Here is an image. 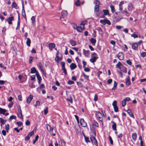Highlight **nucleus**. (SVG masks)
Listing matches in <instances>:
<instances>
[{
  "instance_id": "36",
  "label": "nucleus",
  "mask_w": 146,
  "mask_h": 146,
  "mask_svg": "<svg viewBox=\"0 0 146 146\" xmlns=\"http://www.w3.org/2000/svg\"><path fill=\"white\" fill-rule=\"evenodd\" d=\"M117 83L115 81H114V83L113 85V87L111 89L112 90H115L116 89L117 86Z\"/></svg>"
},
{
  "instance_id": "14",
  "label": "nucleus",
  "mask_w": 146,
  "mask_h": 146,
  "mask_svg": "<svg viewBox=\"0 0 146 146\" xmlns=\"http://www.w3.org/2000/svg\"><path fill=\"white\" fill-rule=\"evenodd\" d=\"M98 58V57L96 56H93L91 59H90V60L91 62L94 63L96 61Z\"/></svg>"
},
{
  "instance_id": "33",
  "label": "nucleus",
  "mask_w": 146,
  "mask_h": 146,
  "mask_svg": "<svg viewBox=\"0 0 146 146\" xmlns=\"http://www.w3.org/2000/svg\"><path fill=\"white\" fill-rule=\"evenodd\" d=\"M110 7L111 9V11L112 13H113L115 12L114 6L113 5H110Z\"/></svg>"
},
{
  "instance_id": "52",
  "label": "nucleus",
  "mask_w": 146,
  "mask_h": 146,
  "mask_svg": "<svg viewBox=\"0 0 146 146\" xmlns=\"http://www.w3.org/2000/svg\"><path fill=\"white\" fill-rule=\"evenodd\" d=\"M113 107L114 111L115 112H117L118 111V108L117 106H115Z\"/></svg>"
},
{
  "instance_id": "60",
  "label": "nucleus",
  "mask_w": 146,
  "mask_h": 146,
  "mask_svg": "<svg viewBox=\"0 0 146 146\" xmlns=\"http://www.w3.org/2000/svg\"><path fill=\"white\" fill-rule=\"evenodd\" d=\"M12 7L13 8H15L17 7V4L14 2H13L12 3Z\"/></svg>"
},
{
  "instance_id": "43",
  "label": "nucleus",
  "mask_w": 146,
  "mask_h": 146,
  "mask_svg": "<svg viewBox=\"0 0 146 146\" xmlns=\"http://www.w3.org/2000/svg\"><path fill=\"white\" fill-rule=\"evenodd\" d=\"M38 66L40 68V70H41V71H42V72H43V67H42V64H41V63H38Z\"/></svg>"
},
{
  "instance_id": "27",
  "label": "nucleus",
  "mask_w": 146,
  "mask_h": 146,
  "mask_svg": "<svg viewBox=\"0 0 146 146\" xmlns=\"http://www.w3.org/2000/svg\"><path fill=\"white\" fill-rule=\"evenodd\" d=\"M62 58L60 57H59L58 56H56V58H55V60L56 62L58 63L60 60H62Z\"/></svg>"
},
{
  "instance_id": "37",
  "label": "nucleus",
  "mask_w": 146,
  "mask_h": 146,
  "mask_svg": "<svg viewBox=\"0 0 146 146\" xmlns=\"http://www.w3.org/2000/svg\"><path fill=\"white\" fill-rule=\"evenodd\" d=\"M137 134L135 133H133L132 135V139L134 140H135L137 138Z\"/></svg>"
},
{
  "instance_id": "19",
  "label": "nucleus",
  "mask_w": 146,
  "mask_h": 146,
  "mask_svg": "<svg viewBox=\"0 0 146 146\" xmlns=\"http://www.w3.org/2000/svg\"><path fill=\"white\" fill-rule=\"evenodd\" d=\"M46 127L48 131L49 132L52 131L54 129L53 127H51L50 125L48 124L47 125Z\"/></svg>"
},
{
  "instance_id": "35",
  "label": "nucleus",
  "mask_w": 146,
  "mask_h": 146,
  "mask_svg": "<svg viewBox=\"0 0 146 146\" xmlns=\"http://www.w3.org/2000/svg\"><path fill=\"white\" fill-rule=\"evenodd\" d=\"M31 41L30 39L29 38H27V40L26 41V44L29 47L30 46Z\"/></svg>"
},
{
  "instance_id": "62",
  "label": "nucleus",
  "mask_w": 146,
  "mask_h": 146,
  "mask_svg": "<svg viewBox=\"0 0 146 146\" xmlns=\"http://www.w3.org/2000/svg\"><path fill=\"white\" fill-rule=\"evenodd\" d=\"M127 63L129 65H131L132 64V62L130 60H127L126 61Z\"/></svg>"
},
{
  "instance_id": "54",
  "label": "nucleus",
  "mask_w": 146,
  "mask_h": 146,
  "mask_svg": "<svg viewBox=\"0 0 146 146\" xmlns=\"http://www.w3.org/2000/svg\"><path fill=\"white\" fill-rule=\"evenodd\" d=\"M62 70L64 71L65 75H66L67 74V72L66 70L65 67H62Z\"/></svg>"
},
{
  "instance_id": "9",
  "label": "nucleus",
  "mask_w": 146,
  "mask_h": 146,
  "mask_svg": "<svg viewBox=\"0 0 146 146\" xmlns=\"http://www.w3.org/2000/svg\"><path fill=\"white\" fill-rule=\"evenodd\" d=\"M33 131L34 130H33V131H31L30 133H29L28 134V135L25 137V141H28V140H29L30 139L31 137V136L34 135V132H33Z\"/></svg>"
},
{
  "instance_id": "8",
  "label": "nucleus",
  "mask_w": 146,
  "mask_h": 146,
  "mask_svg": "<svg viewBox=\"0 0 146 146\" xmlns=\"http://www.w3.org/2000/svg\"><path fill=\"white\" fill-rule=\"evenodd\" d=\"M67 15V12L66 11H62L61 15L60 17V19L62 21H63L62 19L66 17Z\"/></svg>"
},
{
  "instance_id": "2",
  "label": "nucleus",
  "mask_w": 146,
  "mask_h": 146,
  "mask_svg": "<svg viewBox=\"0 0 146 146\" xmlns=\"http://www.w3.org/2000/svg\"><path fill=\"white\" fill-rule=\"evenodd\" d=\"M100 23L103 24L104 25L106 24L109 25H110L111 24L110 21L108 19L104 20L101 19L100 20Z\"/></svg>"
},
{
  "instance_id": "57",
  "label": "nucleus",
  "mask_w": 146,
  "mask_h": 146,
  "mask_svg": "<svg viewBox=\"0 0 146 146\" xmlns=\"http://www.w3.org/2000/svg\"><path fill=\"white\" fill-rule=\"evenodd\" d=\"M44 114L45 115H46L48 112V108L47 107H46V108L44 110Z\"/></svg>"
},
{
  "instance_id": "22",
  "label": "nucleus",
  "mask_w": 146,
  "mask_h": 146,
  "mask_svg": "<svg viewBox=\"0 0 146 146\" xmlns=\"http://www.w3.org/2000/svg\"><path fill=\"white\" fill-rule=\"evenodd\" d=\"M133 6L131 3L129 4L128 5L127 9L129 11H131L133 10Z\"/></svg>"
},
{
  "instance_id": "38",
  "label": "nucleus",
  "mask_w": 146,
  "mask_h": 146,
  "mask_svg": "<svg viewBox=\"0 0 146 146\" xmlns=\"http://www.w3.org/2000/svg\"><path fill=\"white\" fill-rule=\"evenodd\" d=\"M60 142L62 146H66V142L63 139H61L60 140Z\"/></svg>"
},
{
  "instance_id": "16",
  "label": "nucleus",
  "mask_w": 146,
  "mask_h": 146,
  "mask_svg": "<svg viewBox=\"0 0 146 146\" xmlns=\"http://www.w3.org/2000/svg\"><path fill=\"white\" fill-rule=\"evenodd\" d=\"M83 54L86 56H88L89 54L90 51L89 50H86L85 49L83 50Z\"/></svg>"
},
{
  "instance_id": "48",
  "label": "nucleus",
  "mask_w": 146,
  "mask_h": 146,
  "mask_svg": "<svg viewBox=\"0 0 146 146\" xmlns=\"http://www.w3.org/2000/svg\"><path fill=\"white\" fill-rule=\"evenodd\" d=\"M126 102L125 100L124 99L123 100L122 102V105L123 107H124L126 105Z\"/></svg>"
},
{
  "instance_id": "63",
  "label": "nucleus",
  "mask_w": 146,
  "mask_h": 146,
  "mask_svg": "<svg viewBox=\"0 0 146 146\" xmlns=\"http://www.w3.org/2000/svg\"><path fill=\"white\" fill-rule=\"evenodd\" d=\"M77 84L78 85V86H79L80 87H83V85L82 84V83L80 82H77Z\"/></svg>"
},
{
  "instance_id": "13",
  "label": "nucleus",
  "mask_w": 146,
  "mask_h": 146,
  "mask_svg": "<svg viewBox=\"0 0 146 146\" xmlns=\"http://www.w3.org/2000/svg\"><path fill=\"white\" fill-rule=\"evenodd\" d=\"M14 19V17H9L7 19V21H8V24L9 25H11L12 24V21Z\"/></svg>"
},
{
  "instance_id": "40",
  "label": "nucleus",
  "mask_w": 146,
  "mask_h": 146,
  "mask_svg": "<svg viewBox=\"0 0 146 146\" xmlns=\"http://www.w3.org/2000/svg\"><path fill=\"white\" fill-rule=\"evenodd\" d=\"M39 136L38 135H37L35 138L34 140H33V143L34 144L35 143L36 141L38 140V138Z\"/></svg>"
},
{
  "instance_id": "1",
  "label": "nucleus",
  "mask_w": 146,
  "mask_h": 146,
  "mask_svg": "<svg viewBox=\"0 0 146 146\" xmlns=\"http://www.w3.org/2000/svg\"><path fill=\"white\" fill-rule=\"evenodd\" d=\"M17 115L18 117L21 119H23V116L22 113L21 107L20 106H19V107L18 108V113Z\"/></svg>"
},
{
  "instance_id": "23",
  "label": "nucleus",
  "mask_w": 146,
  "mask_h": 146,
  "mask_svg": "<svg viewBox=\"0 0 146 146\" xmlns=\"http://www.w3.org/2000/svg\"><path fill=\"white\" fill-rule=\"evenodd\" d=\"M116 66L117 67L119 68V69H121V67H123V65L121 64V62L119 61L118 63L116 65Z\"/></svg>"
},
{
  "instance_id": "53",
  "label": "nucleus",
  "mask_w": 146,
  "mask_h": 146,
  "mask_svg": "<svg viewBox=\"0 0 146 146\" xmlns=\"http://www.w3.org/2000/svg\"><path fill=\"white\" fill-rule=\"evenodd\" d=\"M82 74L84 77L85 79H86L87 80H89V76H88L86 75L84 73L82 72Z\"/></svg>"
},
{
  "instance_id": "44",
  "label": "nucleus",
  "mask_w": 146,
  "mask_h": 146,
  "mask_svg": "<svg viewBox=\"0 0 146 146\" xmlns=\"http://www.w3.org/2000/svg\"><path fill=\"white\" fill-rule=\"evenodd\" d=\"M35 17L34 16H32L31 18V20L32 21V24L34 25L35 24Z\"/></svg>"
},
{
  "instance_id": "10",
  "label": "nucleus",
  "mask_w": 146,
  "mask_h": 146,
  "mask_svg": "<svg viewBox=\"0 0 146 146\" xmlns=\"http://www.w3.org/2000/svg\"><path fill=\"white\" fill-rule=\"evenodd\" d=\"M81 125L83 127H85L87 126V123L84 121L83 119L81 118L80 119Z\"/></svg>"
},
{
  "instance_id": "47",
  "label": "nucleus",
  "mask_w": 146,
  "mask_h": 146,
  "mask_svg": "<svg viewBox=\"0 0 146 146\" xmlns=\"http://www.w3.org/2000/svg\"><path fill=\"white\" fill-rule=\"evenodd\" d=\"M94 4H95V5L99 6L100 4V3L99 1L98 0H95L94 1Z\"/></svg>"
},
{
  "instance_id": "56",
  "label": "nucleus",
  "mask_w": 146,
  "mask_h": 146,
  "mask_svg": "<svg viewBox=\"0 0 146 146\" xmlns=\"http://www.w3.org/2000/svg\"><path fill=\"white\" fill-rule=\"evenodd\" d=\"M67 83L69 85H71L74 83V82L72 80H69L68 81Z\"/></svg>"
},
{
  "instance_id": "45",
  "label": "nucleus",
  "mask_w": 146,
  "mask_h": 146,
  "mask_svg": "<svg viewBox=\"0 0 146 146\" xmlns=\"http://www.w3.org/2000/svg\"><path fill=\"white\" fill-rule=\"evenodd\" d=\"M34 57L33 56H30L29 62L30 64H31L33 62V59H34Z\"/></svg>"
},
{
  "instance_id": "32",
  "label": "nucleus",
  "mask_w": 146,
  "mask_h": 146,
  "mask_svg": "<svg viewBox=\"0 0 146 146\" xmlns=\"http://www.w3.org/2000/svg\"><path fill=\"white\" fill-rule=\"evenodd\" d=\"M96 42V40L95 39L92 38L90 39V42L93 45H94Z\"/></svg>"
},
{
  "instance_id": "3",
  "label": "nucleus",
  "mask_w": 146,
  "mask_h": 146,
  "mask_svg": "<svg viewBox=\"0 0 146 146\" xmlns=\"http://www.w3.org/2000/svg\"><path fill=\"white\" fill-rule=\"evenodd\" d=\"M96 117L100 121H102L103 119L102 118V114L100 112L98 111H96L95 113Z\"/></svg>"
},
{
  "instance_id": "26",
  "label": "nucleus",
  "mask_w": 146,
  "mask_h": 146,
  "mask_svg": "<svg viewBox=\"0 0 146 146\" xmlns=\"http://www.w3.org/2000/svg\"><path fill=\"white\" fill-rule=\"evenodd\" d=\"M55 46V44L53 43H50L49 45V48L50 49L52 50Z\"/></svg>"
},
{
  "instance_id": "61",
  "label": "nucleus",
  "mask_w": 146,
  "mask_h": 146,
  "mask_svg": "<svg viewBox=\"0 0 146 146\" xmlns=\"http://www.w3.org/2000/svg\"><path fill=\"white\" fill-rule=\"evenodd\" d=\"M97 30L100 32L102 33L103 32V30L100 27H98L96 29Z\"/></svg>"
},
{
  "instance_id": "12",
  "label": "nucleus",
  "mask_w": 146,
  "mask_h": 146,
  "mask_svg": "<svg viewBox=\"0 0 146 146\" xmlns=\"http://www.w3.org/2000/svg\"><path fill=\"white\" fill-rule=\"evenodd\" d=\"M33 99V96L32 95H30L27 98V103L29 104Z\"/></svg>"
},
{
  "instance_id": "5",
  "label": "nucleus",
  "mask_w": 146,
  "mask_h": 146,
  "mask_svg": "<svg viewBox=\"0 0 146 146\" xmlns=\"http://www.w3.org/2000/svg\"><path fill=\"white\" fill-rule=\"evenodd\" d=\"M118 58L120 60H123L124 58V55L122 52H119L117 55Z\"/></svg>"
},
{
  "instance_id": "28",
  "label": "nucleus",
  "mask_w": 146,
  "mask_h": 146,
  "mask_svg": "<svg viewBox=\"0 0 146 146\" xmlns=\"http://www.w3.org/2000/svg\"><path fill=\"white\" fill-rule=\"evenodd\" d=\"M131 84V82L129 80V78H126V84L127 86H129Z\"/></svg>"
},
{
  "instance_id": "55",
  "label": "nucleus",
  "mask_w": 146,
  "mask_h": 146,
  "mask_svg": "<svg viewBox=\"0 0 146 146\" xmlns=\"http://www.w3.org/2000/svg\"><path fill=\"white\" fill-rule=\"evenodd\" d=\"M72 25L73 28L75 29H76L78 26H77L76 24L75 23H73L72 24Z\"/></svg>"
},
{
  "instance_id": "41",
  "label": "nucleus",
  "mask_w": 146,
  "mask_h": 146,
  "mask_svg": "<svg viewBox=\"0 0 146 146\" xmlns=\"http://www.w3.org/2000/svg\"><path fill=\"white\" fill-rule=\"evenodd\" d=\"M93 125L97 127H99V125L98 123L95 120H94L93 121Z\"/></svg>"
},
{
  "instance_id": "59",
  "label": "nucleus",
  "mask_w": 146,
  "mask_h": 146,
  "mask_svg": "<svg viewBox=\"0 0 146 146\" xmlns=\"http://www.w3.org/2000/svg\"><path fill=\"white\" fill-rule=\"evenodd\" d=\"M45 88V87L44 85L43 84H41L39 87V89H41L42 88L44 89Z\"/></svg>"
},
{
  "instance_id": "34",
  "label": "nucleus",
  "mask_w": 146,
  "mask_h": 146,
  "mask_svg": "<svg viewBox=\"0 0 146 146\" xmlns=\"http://www.w3.org/2000/svg\"><path fill=\"white\" fill-rule=\"evenodd\" d=\"M36 75L38 80H42L41 77L40 75V74L38 72H36Z\"/></svg>"
},
{
  "instance_id": "20",
  "label": "nucleus",
  "mask_w": 146,
  "mask_h": 146,
  "mask_svg": "<svg viewBox=\"0 0 146 146\" xmlns=\"http://www.w3.org/2000/svg\"><path fill=\"white\" fill-rule=\"evenodd\" d=\"M111 122L113 123L112 127L114 131H116V123L113 121H111Z\"/></svg>"
},
{
  "instance_id": "7",
  "label": "nucleus",
  "mask_w": 146,
  "mask_h": 146,
  "mask_svg": "<svg viewBox=\"0 0 146 146\" xmlns=\"http://www.w3.org/2000/svg\"><path fill=\"white\" fill-rule=\"evenodd\" d=\"M90 140L93 144L95 145L96 146H98V144L97 140L94 137H90Z\"/></svg>"
},
{
  "instance_id": "29",
  "label": "nucleus",
  "mask_w": 146,
  "mask_h": 146,
  "mask_svg": "<svg viewBox=\"0 0 146 146\" xmlns=\"http://www.w3.org/2000/svg\"><path fill=\"white\" fill-rule=\"evenodd\" d=\"M104 15H107L109 14V11L108 9H104L102 10Z\"/></svg>"
},
{
  "instance_id": "50",
  "label": "nucleus",
  "mask_w": 146,
  "mask_h": 146,
  "mask_svg": "<svg viewBox=\"0 0 146 146\" xmlns=\"http://www.w3.org/2000/svg\"><path fill=\"white\" fill-rule=\"evenodd\" d=\"M85 140L86 142H90V141L89 140V138L88 137L84 136Z\"/></svg>"
},
{
  "instance_id": "49",
  "label": "nucleus",
  "mask_w": 146,
  "mask_h": 146,
  "mask_svg": "<svg viewBox=\"0 0 146 146\" xmlns=\"http://www.w3.org/2000/svg\"><path fill=\"white\" fill-rule=\"evenodd\" d=\"M67 100L70 102V103L72 104L73 102V100L72 97H70L69 98H67Z\"/></svg>"
},
{
  "instance_id": "6",
  "label": "nucleus",
  "mask_w": 146,
  "mask_h": 146,
  "mask_svg": "<svg viewBox=\"0 0 146 146\" xmlns=\"http://www.w3.org/2000/svg\"><path fill=\"white\" fill-rule=\"evenodd\" d=\"M7 111V110L5 109H3L1 108H0V113L6 116H7L9 115L8 113H5Z\"/></svg>"
},
{
  "instance_id": "46",
  "label": "nucleus",
  "mask_w": 146,
  "mask_h": 146,
  "mask_svg": "<svg viewBox=\"0 0 146 146\" xmlns=\"http://www.w3.org/2000/svg\"><path fill=\"white\" fill-rule=\"evenodd\" d=\"M94 10L95 11L98 12L99 11V6L95 5L94 7Z\"/></svg>"
},
{
  "instance_id": "21",
  "label": "nucleus",
  "mask_w": 146,
  "mask_h": 146,
  "mask_svg": "<svg viewBox=\"0 0 146 146\" xmlns=\"http://www.w3.org/2000/svg\"><path fill=\"white\" fill-rule=\"evenodd\" d=\"M127 112L130 117H132L134 118L133 113L130 110H128L127 111Z\"/></svg>"
},
{
  "instance_id": "31",
  "label": "nucleus",
  "mask_w": 146,
  "mask_h": 146,
  "mask_svg": "<svg viewBox=\"0 0 146 146\" xmlns=\"http://www.w3.org/2000/svg\"><path fill=\"white\" fill-rule=\"evenodd\" d=\"M84 28L83 27L80 26H78L77 28L76 29L77 30V31L79 32H81L82 31V30Z\"/></svg>"
},
{
  "instance_id": "64",
  "label": "nucleus",
  "mask_w": 146,
  "mask_h": 146,
  "mask_svg": "<svg viewBox=\"0 0 146 146\" xmlns=\"http://www.w3.org/2000/svg\"><path fill=\"white\" fill-rule=\"evenodd\" d=\"M16 123L18 125L19 127L23 125V123L20 121L17 122Z\"/></svg>"
},
{
  "instance_id": "11",
  "label": "nucleus",
  "mask_w": 146,
  "mask_h": 146,
  "mask_svg": "<svg viewBox=\"0 0 146 146\" xmlns=\"http://www.w3.org/2000/svg\"><path fill=\"white\" fill-rule=\"evenodd\" d=\"M138 44L137 43H133L132 46V48L134 50H137L138 49Z\"/></svg>"
},
{
  "instance_id": "58",
  "label": "nucleus",
  "mask_w": 146,
  "mask_h": 146,
  "mask_svg": "<svg viewBox=\"0 0 146 146\" xmlns=\"http://www.w3.org/2000/svg\"><path fill=\"white\" fill-rule=\"evenodd\" d=\"M13 103L12 102L9 103L8 105V107L9 108H11L13 105Z\"/></svg>"
},
{
  "instance_id": "42",
  "label": "nucleus",
  "mask_w": 146,
  "mask_h": 146,
  "mask_svg": "<svg viewBox=\"0 0 146 146\" xmlns=\"http://www.w3.org/2000/svg\"><path fill=\"white\" fill-rule=\"evenodd\" d=\"M17 119L16 116L15 115H11L9 119L11 120L13 119Z\"/></svg>"
},
{
  "instance_id": "30",
  "label": "nucleus",
  "mask_w": 146,
  "mask_h": 146,
  "mask_svg": "<svg viewBox=\"0 0 146 146\" xmlns=\"http://www.w3.org/2000/svg\"><path fill=\"white\" fill-rule=\"evenodd\" d=\"M124 1H121L120 2H119V9H120L121 10V8H122V5H123L124 4Z\"/></svg>"
},
{
  "instance_id": "51",
  "label": "nucleus",
  "mask_w": 146,
  "mask_h": 146,
  "mask_svg": "<svg viewBox=\"0 0 146 146\" xmlns=\"http://www.w3.org/2000/svg\"><path fill=\"white\" fill-rule=\"evenodd\" d=\"M141 56L143 57L146 56V52H143L141 53Z\"/></svg>"
},
{
  "instance_id": "24",
  "label": "nucleus",
  "mask_w": 146,
  "mask_h": 146,
  "mask_svg": "<svg viewBox=\"0 0 146 146\" xmlns=\"http://www.w3.org/2000/svg\"><path fill=\"white\" fill-rule=\"evenodd\" d=\"M37 72L38 71L36 70L35 68L34 67L32 68L31 69L30 73L31 74H34L35 73L36 74Z\"/></svg>"
},
{
  "instance_id": "17",
  "label": "nucleus",
  "mask_w": 146,
  "mask_h": 146,
  "mask_svg": "<svg viewBox=\"0 0 146 146\" xmlns=\"http://www.w3.org/2000/svg\"><path fill=\"white\" fill-rule=\"evenodd\" d=\"M22 15H25V11L24 9V2L23 1H22Z\"/></svg>"
},
{
  "instance_id": "25",
  "label": "nucleus",
  "mask_w": 146,
  "mask_h": 146,
  "mask_svg": "<svg viewBox=\"0 0 146 146\" xmlns=\"http://www.w3.org/2000/svg\"><path fill=\"white\" fill-rule=\"evenodd\" d=\"M70 42L72 46H74L76 45V42L72 39H71L70 41Z\"/></svg>"
},
{
  "instance_id": "18",
  "label": "nucleus",
  "mask_w": 146,
  "mask_h": 146,
  "mask_svg": "<svg viewBox=\"0 0 146 146\" xmlns=\"http://www.w3.org/2000/svg\"><path fill=\"white\" fill-rule=\"evenodd\" d=\"M77 67L76 65L74 63H72L70 65V68L71 70L75 69Z\"/></svg>"
},
{
  "instance_id": "4",
  "label": "nucleus",
  "mask_w": 146,
  "mask_h": 146,
  "mask_svg": "<svg viewBox=\"0 0 146 146\" xmlns=\"http://www.w3.org/2000/svg\"><path fill=\"white\" fill-rule=\"evenodd\" d=\"M119 13H121L122 14H125L126 16H128L129 15V13L126 9L123 10V8H121V10L119 9Z\"/></svg>"
},
{
  "instance_id": "15",
  "label": "nucleus",
  "mask_w": 146,
  "mask_h": 146,
  "mask_svg": "<svg viewBox=\"0 0 146 146\" xmlns=\"http://www.w3.org/2000/svg\"><path fill=\"white\" fill-rule=\"evenodd\" d=\"M20 16H19V15L18 16V19L17 26L16 28V29L17 30L19 29L20 28Z\"/></svg>"
},
{
  "instance_id": "39",
  "label": "nucleus",
  "mask_w": 146,
  "mask_h": 146,
  "mask_svg": "<svg viewBox=\"0 0 146 146\" xmlns=\"http://www.w3.org/2000/svg\"><path fill=\"white\" fill-rule=\"evenodd\" d=\"M5 129L6 130V131L7 132H9V124H8L5 125Z\"/></svg>"
}]
</instances>
